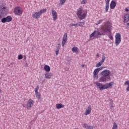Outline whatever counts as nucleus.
Listing matches in <instances>:
<instances>
[{"instance_id": "nucleus-35", "label": "nucleus", "mask_w": 129, "mask_h": 129, "mask_svg": "<svg viewBox=\"0 0 129 129\" xmlns=\"http://www.w3.org/2000/svg\"><path fill=\"white\" fill-rule=\"evenodd\" d=\"M21 59H23V55L20 54L18 55V60H21Z\"/></svg>"}, {"instance_id": "nucleus-8", "label": "nucleus", "mask_w": 129, "mask_h": 129, "mask_svg": "<svg viewBox=\"0 0 129 129\" xmlns=\"http://www.w3.org/2000/svg\"><path fill=\"white\" fill-rule=\"evenodd\" d=\"M106 57H105V55L104 54H103L102 55V60H101V61L98 62L96 64V67L98 68V67H100V66H101V65H102V63L104 62V60H105Z\"/></svg>"}, {"instance_id": "nucleus-19", "label": "nucleus", "mask_w": 129, "mask_h": 129, "mask_svg": "<svg viewBox=\"0 0 129 129\" xmlns=\"http://www.w3.org/2000/svg\"><path fill=\"white\" fill-rule=\"evenodd\" d=\"M56 107L57 109H60V108H63L64 105L62 104L61 103H58L56 104Z\"/></svg>"}, {"instance_id": "nucleus-46", "label": "nucleus", "mask_w": 129, "mask_h": 129, "mask_svg": "<svg viewBox=\"0 0 129 129\" xmlns=\"http://www.w3.org/2000/svg\"><path fill=\"white\" fill-rule=\"evenodd\" d=\"M110 40H112V39H113V37H112V36H111L110 37Z\"/></svg>"}, {"instance_id": "nucleus-14", "label": "nucleus", "mask_w": 129, "mask_h": 129, "mask_svg": "<svg viewBox=\"0 0 129 129\" xmlns=\"http://www.w3.org/2000/svg\"><path fill=\"white\" fill-rule=\"evenodd\" d=\"M91 112V106L89 105V106L87 108L86 112H85V115H88V114H90Z\"/></svg>"}, {"instance_id": "nucleus-3", "label": "nucleus", "mask_w": 129, "mask_h": 129, "mask_svg": "<svg viewBox=\"0 0 129 129\" xmlns=\"http://www.w3.org/2000/svg\"><path fill=\"white\" fill-rule=\"evenodd\" d=\"M121 42V35L120 33H117L116 34L115 36V45L116 46H118L120 42Z\"/></svg>"}, {"instance_id": "nucleus-15", "label": "nucleus", "mask_w": 129, "mask_h": 129, "mask_svg": "<svg viewBox=\"0 0 129 129\" xmlns=\"http://www.w3.org/2000/svg\"><path fill=\"white\" fill-rule=\"evenodd\" d=\"M116 7V3L115 1H112L110 4L111 10H113Z\"/></svg>"}, {"instance_id": "nucleus-50", "label": "nucleus", "mask_w": 129, "mask_h": 129, "mask_svg": "<svg viewBox=\"0 0 129 129\" xmlns=\"http://www.w3.org/2000/svg\"><path fill=\"white\" fill-rule=\"evenodd\" d=\"M25 59H26V57H25Z\"/></svg>"}, {"instance_id": "nucleus-32", "label": "nucleus", "mask_w": 129, "mask_h": 129, "mask_svg": "<svg viewBox=\"0 0 129 129\" xmlns=\"http://www.w3.org/2000/svg\"><path fill=\"white\" fill-rule=\"evenodd\" d=\"M101 22H103V19L99 20L97 22V23H96V25H99V24H100V23H101Z\"/></svg>"}, {"instance_id": "nucleus-21", "label": "nucleus", "mask_w": 129, "mask_h": 129, "mask_svg": "<svg viewBox=\"0 0 129 129\" xmlns=\"http://www.w3.org/2000/svg\"><path fill=\"white\" fill-rule=\"evenodd\" d=\"M86 17V13H83L82 15L79 16V19L80 20H83V19H85V18Z\"/></svg>"}, {"instance_id": "nucleus-26", "label": "nucleus", "mask_w": 129, "mask_h": 129, "mask_svg": "<svg viewBox=\"0 0 129 129\" xmlns=\"http://www.w3.org/2000/svg\"><path fill=\"white\" fill-rule=\"evenodd\" d=\"M125 85H127V87L126 88V91H129V81H127L124 83Z\"/></svg>"}, {"instance_id": "nucleus-16", "label": "nucleus", "mask_w": 129, "mask_h": 129, "mask_svg": "<svg viewBox=\"0 0 129 129\" xmlns=\"http://www.w3.org/2000/svg\"><path fill=\"white\" fill-rule=\"evenodd\" d=\"M127 22H129V14L128 13L125 14L124 16V20L123 23H127Z\"/></svg>"}, {"instance_id": "nucleus-12", "label": "nucleus", "mask_w": 129, "mask_h": 129, "mask_svg": "<svg viewBox=\"0 0 129 129\" xmlns=\"http://www.w3.org/2000/svg\"><path fill=\"white\" fill-rule=\"evenodd\" d=\"M51 14L53 18V20L54 21H56L57 20V12H56V11L54 10V9H52L51 10Z\"/></svg>"}, {"instance_id": "nucleus-4", "label": "nucleus", "mask_w": 129, "mask_h": 129, "mask_svg": "<svg viewBox=\"0 0 129 129\" xmlns=\"http://www.w3.org/2000/svg\"><path fill=\"white\" fill-rule=\"evenodd\" d=\"M13 20V18H12V16H9L6 17H4L1 19L2 23H10V22H12Z\"/></svg>"}, {"instance_id": "nucleus-20", "label": "nucleus", "mask_w": 129, "mask_h": 129, "mask_svg": "<svg viewBox=\"0 0 129 129\" xmlns=\"http://www.w3.org/2000/svg\"><path fill=\"white\" fill-rule=\"evenodd\" d=\"M44 69L46 72H50V70H51L50 67L48 65H45L44 67Z\"/></svg>"}, {"instance_id": "nucleus-11", "label": "nucleus", "mask_w": 129, "mask_h": 129, "mask_svg": "<svg viewBox=\"0 0 129 129\" xmlns=\"http://www.w3.org/2000/svg\"><path fill=\"white\" fill-rule=\"evenodd\" d=\"M110 80V76L105 77L103 76L100 78V81L101 82H105L107 80Z\"/></svg>"}, {"instance_id": "nucleus-45", "label": "nucleus", "mask_w": 129, "mask_h": 129, "mask_svg": "<svg viewBox=\"0 0 129 129\" xmlns=\"http://www.w3.org/2000/svg\"><path fill=\"white\" fill-rule=\"evenodd\" d=\"M86 65L85 64H82L81 66V67H82V68H83V67H85Z\"/></svg>"}, {"instance_id": "nucleus-9", "label": "nucleus", "mask_w": 129, "mask_h": 129, "mask_svg": "<svg viewBox=\"0 0 129 129\" xmlns=\"http://www.w3.org/2000/svg\"><path fill=\"white\" fill-rule=\"evenodd\" d=\"M109 74H110V71L108 70H105L101 73V75L102 76H105V77H107V76H109Z\"/></svg>"}, {"instance_id": "nucleus-27", "label": "nucleus", "mask_w": 129, "mask_h": 129, "mask_svg": "<svg viewBox=\"0 0 129 129\" xmlns=\"http://www.w3.org/2000/svg\"><path fill=\"white\" fill-rule=\"evenodd\" d=\"M66 2V0H60L59 4V6H63L64 4Z\"/></svg>"}, {"instance_id": "nucleus-10", "label": "nucleus", "mask_w": 129, "mask_h": 129, "mask_svg": "<svg viewBox=\"0 0 129 129\" xmlns=\"http://www.w3.org/2000/svg\"><path fill=\"white\" fill-rule=\"evenodd\" d=\"M34 105V101L32 99H30L27 102V109H31V107H33Z\"/></svg>"}, {"instance_id": "nucleus-28", "label": "nucleus", "mask_w": 129, "mask_h": 129, "mask_svg": "<svg viewBox=\"0 0 129 129\" xmlns=\"http://www.w3.org/2000/svg\"><path fill=\"white\" fill-rule=\"evenodd\" d=\"M63 41H67V33H65L62 38Z\"/></svg>"}, {"instance_id": "nucleus-13", "label": "nucleus", "mask_w": 129, "mask_h": 129, "mask_svg": "<svg viewBox=\"0 0 129 129\" xmlns=\"http://www.w3.org/2000/svg\"><path fill=\"white\" fill-rule=\"evenodd\" d=\"M41 16V15L39 11L37 12H35L32 15V18H33V19H39Z\"/></svg>"}, {"instance_id": "nucleus-31", "label": "nucleus", "mask_w": 129, "mask_h": 129, "mask_svg": "<svg viewBox=\"0 0 129 129\" xmlns=\"http://www.w3.org/2000/svg\"><path fill=\"white\" fill-rule=\"evenodd\" d=\"M71 27H78V23H77L76 24L72 23V24H71Z\"/></svg>"}, {"instance_id": "nucleus-44", "label": "nucleus", "mask_w": 129, "mask_h": 129, "mask_svg": "<svg viewBox=\"0 0 129 129\" xmlns=\"http://www.w3.org/2000/svg\"><path fill=\"white\" fill-rule=\"evenodd\" d=\"M125 12H129V10H128V9H127V8H126V9H125Z\"/></svg>"}, {"instance_id": "nucleus-22", "label": "nucleus", "mask_w": 129, "mask_h": 129, "mask_svg": "<svg viewBox=\"0 0 129 129\" xmlns=\"http://www.w3.org/2000/svg\"><path fill=\"white\" fill-rule=\"evenodd\" d=\"M39 12L40 15L42 16V14H44V13H46L47 12V9H43Z\"/></svg>"}, {"instance_id": "nucleus-34", "label": "nucleus", "mask_w": 129, "mask_h": 129, "mask_svg": "<svg viewBox=\"0 0 129 129\" xmlns=\"http://www.w3.org/2000/svg\"><path fill=\"white\" fill-rule=\"evenodd\" d=\"M60 47H61V45H60V44H58V46L56 47V50L59 51L60 50Z\"/></svg>"}, {"instance_id": "nucleus-47", "label": "nucleus", "mask_w": 129, "mask_h": 129, "mask_svg": "<svg viewBox=\"0 0 129 129\" xmlns=\"http://www.w3.org/2000/svg\"><path fill=\"white\" fill-rule=\"evenodd\" d=\"M96 57H99V54L97 53L96 54Z\"/></svg>"}, {"instance_id": "nucleus-25", "label": "nucleus", "mask_w": 129, "mask_h": 129, "mask_svg": "<svg viewBox=\"0 0 129 129\" xmlns=\"http://www.w3.org/2000/svg\"><path fill=\"white\" fill-rule=\"evenodd\" d=\"M72 51L73 53H76V52H78V48L77 47H73L72 49Z\"/></svg>"}, {"instance_id": "nucleus-40", "label": "nucleus", "mask_w": 129, "mask_h": 129, "mask_svg": "<svg viewBox=\"0 0 129 129\" xmlns=\"http://www.w3.org/2000/svg\"><path fill=\"white\" fill-rule=\"evenodd\" d=\"M125 27L126 29H129V22L125 25Z\"/></svg>"}, {"instance_id": "nucleus-2", "label": "nucleus", "mask_w": 129, "mask_h": 129, "mask_svg": "<svg viewBox=\"0 0 129 129\" xmlns=\"http://www.w3.org/2000/svg\"><path fill=\"white\" fill-rule=\"evenodd\" d=\"M111 83H112V82L102 85V84L100 83H96V85L97 88L99 89V90L102 91V90H104V89H107V88H110V87H112V84Z\"/></svg>"}, {"instance_id": "nucleus-39", "label": "nucleus", "mask_w": 129, "mask_h": 129, "mask_svg": "<svg viewBox=\"0 0 129 129\" xmlns=\"http://www.w3.org/2000/svg\"><path fill=\"white\" fill-rule=\"evenodd\" d=\"M93 128H94V126L92 125H88V129H93Z\"/></svg>"}, {"instance_id": "nucleus-33", "label": "nucleus", "mask_w": 129, "mask_h": 129, "mask_svg": "<svg viewBox=\"0 0 129 129\" xmlns=\"http://www.w3.org/2000/svg\"><path fill=\"white\" fill-rule=\"evenodd\" d=\"M83 127H85V128H87L88 129V124H86V123H84V124H83Z\"/></svg>"}, {"instance_id": "nucleus-37", "label": "nucleus", "mask_w": 129, "mask_h": 129, "mask_svg": "<svg viewBox=\"0 0 129 129\" xmlns=\"http://www.w3.org/2000/svg\"><path fill=\"white\" fill-rule=\"evenodd\" d=\"M66 42H67V41H63L62 40V46L64 47V45H65Z\"/></svg>"}, {"instance_id": "nucleus-6", "label": "nucleus", "mask_w": 129, "mask_h": 129, "mask_svg": "<svg viewBox=\"0 0 129 129\" xmlns=\"http://www.w3.org/2000/svg\"><path fill=\"white\" fill-rule=\"evenodd\" d=\"M14 13L16 16H22L23 14V10L20 9L19 7H17L15 8Z\"/></svg>"}, {"instance_id": "nucleus-42", "label": "nucleus", "mask_w": 129, "mask_h": 129, "mask_svg": "<svg viewBox=\"0 0 129 129\" xmlns=\"http://www.w3.org/2000/svg\"><path fill=\"white\" fill-rule=\"evenodd\" d=\"M55 54L56 55H58V54H59V50H55Z\"/></svg>"}, {"instance_id": "nucleus-5", "label": "nucleus", "mask_w": 129, "mask_h": 129, "mask_svg": "<svg viewBox=\"0 0 129 129\" xmlns=\"http://www.w3.org/2000/svg\"><path fill=\"white\" fill-rule=\"evenodd\" d=\"M104 68V67H101L99 68H97L93 72V75H94V78H95L96 79H98V75L97 74H98L99 71H100V70H102V69Z\"/></svg>"}, {"instance_id": "nucleus-30", "label": "nucleus", "mask_w": 129, "mask_h": 129, "mask_svg": "<svg viewBox=\"0 0 129 129\" xmlns=\"http://www.w3.org/2000/svg\"><path fill=\"white\" fill-rule=\"evenodd\" d=\"M39 88H40V87H39V86H37L34 90L35 93H38V90H39Z\"/></svg>"}, {"instance_id": "nucleus-29", "label": "nucleus", "mask_w": 129, "mask_h": 129, "mask_svg": "<svg viewBox=\"0 0 129 129\" xmlns=\"http://www.w3.org/2000/svg\"><path fill=\"white\" fill-rule=\"evenodd\" d=\"M112 129H117V124L116 123L114 122Z\"/></svg>"}, {"instance_id": "nucleus-36", "label": "nucleus", "mask_w": 129, "mask_h": 129, "mask_svg": "<svg viewBox=\"0 0 129 129\" xmlns=\"http://www.w3.org/2000/svg\"><path fill=\"white\" fill-rule=\"evenodd\" d=\"M108 9H109V5H106V8H105V11L108 12Z\"/></svg>"}, {"instance_id": "nucleus-23", "label": "nucleus", "mask_w": 129, "mask_h": 129, "mask_svg": "<svg viewBox=\"0 0 129 129\" xmlns=\"http://www.w3.org/2000/svg\"><path fill=\"white\" fill-rule=\"evenodd\" d=\"M35 95L38 99H41L42 97H41V94L39 93V92L35 93Z\"/></svg>"}, {"instance_id": "nucleus-18", "label": "nucleus", "mask_w": 129, "mask_h": 129, "mask_svg": "<svg viewBox=\"0 0 129 129\" xmlns=\"http://www.w3.org/2000/svg\"><path fill=\"white\" fill-rule=\"evenodd\" d=\"M51 76H53L52 73H47L45 74V77L46 79H50Z\"/></svg>"}, {"instance_id": "nucleus-1", "label": "nucleus", "mask_w": 129, "mask_h": 129, "mask_svg": "<svg viewBox=\"0 0 129 129\" xmlns=\"http://www.w3.org/2000/svg\"><path fill=\"white\" fill-rule=\"evenodd\" d=\"M111 28V25L106 22H104V25L98 30L94 31L91 35H90V38H92V37H94L96 39L101 38V36H104L106 33H110Z\"/></svg>"}, {"instance_id": "nucleus-48", "label": "nucleus", "mask_w": 129, "mask_h": 129, "mask_svg": "<svg viewBox=\"0 0 129 129\" xmlns=\"http://www.w3.org/2000/svg\"><path fill=\"white\" fill-rule=\"evenodd\" d=\"M111 107H113V105H111Z\"/></svg>"}, {"instance_id": "nucleus-24", "label": "nucleus", "mask_w": 129, "mask_h": 129, "mask_svg": "<svg viewBox=\"0 0 129 129\" xmlns=\"http://www.w3.org/2000/svg\"><path fill=\"white\" fill-rule=\"evenodd\" d=\"M78 23V26L80 27H83L84 25H85V22H79Z\"/></svg>"}, {"instance_id": "nucleus-38", "label": "nucleus", "mask_w": 129, "mask_h": 129, "mask_svg": "<svg viewBox=\"0 0 129 129\" xmlns=\"http://www.w3.org/2000/svg\"><path fill=\"white\" fill-rule=\"evenodd\" d=\"M110 0H105L106 5H109V2Z\"/></svg>"}, {"instance_id": "nucleus-41", "label": "nucleus", "mask_w": 129, "mask_h": 129, "mask_svg": "<svg viewBox=\"0 0 129 129\" xmlns=\"http://www.w3.org/2000/svg\"><path fill=\"white\" fill-rule=\"evenodd\" d=\"M82 5H84L86 4L85 0H83L81 2Z\"/></svg>"}, {"instance_id": "nucleus-49", "label": "nucleus", "mask_w": 129, "mask_h": 129, "mask_svg": "<svg viewBox=\"0 0 129 129\" xmlns=\"http://www.w3.org/2000/svg\"><path fill=\"white\" fill-rule=\"evenodd\" d=\"M0 93H2V90L0 89Z\"/></svg>"}, {"instance_id": "nucleus-17", "label": "nucleus", "mask_w": 129, "mask_h": 129, "mask_svg": "<svg viewBox=\"0 0 129 129\" xmlns=\"http://www.w3.org/2000/svg\"><path fill=\"white\" fill-rule=\"evenodd\" d=\"M82 11H83V8L82 7L79 8L77 10V16L80 17L82 14Z\"/></svg>"}, {"instance_id": "nucleus-7", "label": "nucleus", "mask_w": 129, "mask_h": 129, "mask_svg": "<svg viewBox=\"0 0 129 129\" xmlns=\"http://www.w3.org/2000/svg\"><path fill=\"white\" fill-rule=\"evenodd\" d=\"M8 13V8L6 7H3L0 9V20H2L3 16L2 15H5Z\"/></svg>"}, {"instance_id": "nucleus-43", "label": "nucleus", "mask_w": 129, "mask_h": 129, "mask_svg": "<svg viewBox=\"0 0 129 129\" xmlns=\"http://www.w3.org/2000/svg\"><path fill=\"white\" fill-rule=\"evenodd\" d=\"M25 66L26 67H29V64H28V63H26Z\"/></svg>"}]
</instances>
